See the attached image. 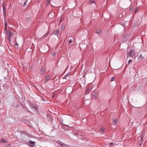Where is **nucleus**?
<instances>
[{"instance_id": "obj_18", "label": "nucleus", "mask_w": 147, "mask_h": 147, "mask_svg": "<svg viewBox=\"0 0 147 147\" xmlns=\"http://www.w3.org/2000/svg\"><path fill=\"white\" fill-rule=\"evenodd\" d=\"M29 143L30 144H34L35 142L34 141H32L31 140H30L29 142Z\"/></svg>"}, {"instance_id": "obj_16", "label": "nucleus", "mask_w": 147, "mask_h": 147, "mask_svg": "<svg viewBox=\"0 0 147 147\" xmlns=\"http://www.w3.org/2000/svg\"><path fill=\"white\" fill-rule=\"evenodd\" d=\"M5 31L7 30V22H5Z\"/></svg>"}, {"instance_id": "obj_27", "label": "nucleus", "mask_w": 147, "mask_h": 147, "mask_svg": "<svg viewBox=\"0 0 147 147\" xmlns=\"http://www.w3.org/2000/svg\"><path fill=\"white\" fill-rule=\"evenodd\" d=\"M115 144V143H114L112 142V143H110V144L109 145V146L110 147H111V145H113Z\"/></svg>"}, {"instance_id": "obj_36", "label": "nucleus", "mask_w": 147, "mask_h": 147, "mask_svg": "<svg viewBox=\"0 0 147 147\" xmlns=\"http://www.w3.org/2000/svg\"><path fill=\"white\" fill-rule=\"evenodd\" d=\"M2 6H3V7H5V3L4 2L3 3V4Z\"/></svg>"}, {"instance_id": "obj_17", "label": "nucleus", "mask_w": 147, "mask_h": 147, "mask_svg": "<svg viewBox=\"0 0 147 147\" xmlns=\"http://www.w3.org/2000/svg\"><path fill=\"white\" fill-rule=\"evenodd\" d=\"M31 19L30 17H27L26 18V20L28 22H30L31 21Z\"/></svg>"}, {"instance_id": "obj_21", "label": "nucleus", "mask_w": 147, "mask_h": 147, "mask_svg": "<svg viewBox=\"0 0 147 147\" xmlns=\"http://www.w3.org/2000/svg\"><path fill=\"white\" fill-rule=\"evenodd\" d=\"M65 28V26L64 25H62L61 26V29L62 30H64Z\"/></svg>"}, {"instance_id": "obj_15", "label": "nucleus", "mask_w": 147, "mask_h": 147, "mask_svg": "<svg viewBox=\"0 0 147 147\" xmlns=\"http://www.w3.org/2000/svg\"><path fill=\"white\" fill-rule=\"evenodd\" d=\"M92 96L95 98H96L98 96V94L96 92H94L93 93Z\"/></svg>"}, {"instance_id": "obj_9", "label": "nucleus", "mask_w": 147, "mask_h": 147, "mask_svg": "<svg viewBox=\"0 0 147 147\" xmlns=\"http://www.w3.org/2000/svg\"><path fill=\"white\" fill-rule=\"evenodd\" d=\"M70 39H69L68 40V44L70 45L71 43L74 40V38L72 37H71Z\"/></svg>"}, {"instance_id": "obj_1", "label": "nucleus", "mask_w": 147, "mask_h": 147, "mask_svg": "<svg viewBox=\"0 0 147 147\" xmlns=\"http://www.w3.org/2000/svg\"><path fill=\"white\" fill-rule=\"evenodd\" d=\"M30 107L31 109L33 111H37L38 109V107L36 105L31 104L30 105Z\"/></svg>"}, {"instance_id": "obj_10", "label": "nucleus", "mask_w": 147, "mask_h": 147, "mask_svg": "<svg viewBox=\"0 0 147 147\" xmlns=\"http://www.w3.org/2000/svg\"><path fill=\"white\" fill-rule=\"evenodd\" d=\"M4 16L5 17L6 16V9L5 8V7H3V11Z\"/></svg>"}, {"instance_id": "obj_12", "label": "nucleus", "mask_w": 147, "mask_h": 147, "mask_svg": "<svg viewBox=\"0 0 147 147\" xmlns=\"http://www.w3.org/2000/svg\"><path fill=\"white\" fill-rule=\"evenodd\" d=\"M117 119L116 118H114L113 120V124L114 125H116L117 122Z\"/></svg>"}, {"instance_id": "obj_6", "label": "nucleus", "mask_w": 147, "mask_h": 147, "mask_svg": "<svg viewBox=\"0 0 147 147\" xmlns=\"http://www.w3.org/2000/svg\"><path fill=\"white\" fill-rule=\"evenodd\" d=\"M53 33L55 35L58 36L59 34V30H55L54 31H53Z\"/></svg>"}, {"instance_id": "obj_8", "label": "nucleus", "mask_w": 147, "mask_h": 147, "mask_svg": "<svg viewBox=\"0 0 147 147\" xmlns=\"http://www.w3.org/2000/svg\"><path fill=\"white\" fill-rule=\"evenodd\" d=\"M143 141V137H141V139L138 142V145H140V146L142 144V143Z\"/></svg>"}, {"instance_id": "obj_34", "label": "nucleus", "mask_w": 147, "mask_h": 147, "mask_svg": "<svg viewBox=\"0 0 147 147\" xmlns=\"http://www.w3.org/2000/svg\"><path fill=\"white\" fill-rule=\"evenodd\" d=\"M6 147H13V146L12 145H9Z\"/></svg>"}, {"instance_id": "obj_3", "label": "nucleus", "mask_w": 147, "mask_h": 147, "mask_svg": "<svg viewBox=\"0 0 147 147\" xmlns=\"http://www.w3.org/2000/svg\"><path fill=\"white\" fill-rule=\"evenodd\" d=\"M14 33L12 32L10 30H8L7 33L8 37H9L10 38H11L12 36L14 35Z\"/></svg>"}, {"instance_id": "obj_14", "label": "nucleus", "mask_w": 147, "mask_h": 147, "mask_svg": "<svg viewBox=\"0 0 147 147\" xmlns=\"http://www.w3.org/2000/svg\"><path fill=\"white\" fill-rule=\"evenodd\" d=\"M144 57L142 55H140V56L138 57V58L139 60H141L144 58Z\"/></svg>"}, {"instance_id": "obj_11", "label": "nucleus", "mask_w": 147, "mask_h": 147, "mask_svg": "<svg viewBox=\"0 0 147 147\" xmlns=\"http://www.w3.org/2000/svg\"><path fill=\"white\" fill-rule=\"evenodd\" d=\"M95 3V0H90L89 1V4H90V5H91V4Z\"/></svg>"}, {"instance_id": "obj_24", "label": "nucleus", "mask_w": 147, "mask_h": 147, "mask_svg": "<svg viewBox=\"0 0 147 147\" xmlns=\"http://www.w3.org/2000/svg\"><path fill=\"white\" fill-rule=\"evenodd\" d=\"M56 55V53L53 52L52 53V55L53 57H55Z\"/></svg>"}, {"instance_id": "obj_38", "label": "nucleus", "mask_w": 147, "mask_h": 147, "mask_svg": "<svg viewBox=\"0 0 147 147\" xmlns=\"http://www.w3.org/2000/svg\"><path fill=\"white\" fill-rule=\"evenodd\" d=\"M61 143H62V144H61V143H60V144L61 145H62V146H63V143H62V142H61Z\"/></svg>"}, {"instance_id": "obj_37", "label": "nucleus", "mask_w": 147, "mask_h": 147, "mask_svg": "<svg viewBox=\"0 0 147 147\" xmlns=\"http://www.w3.org/2000/svg\"><path fill=\"white\" fill-rule=\"evenodd\" d=\"M89 89H87L86 90V91L87 92L89 91Z\"/></svg>"}, {"instance_id": "obj_33", "label": "nucleus", "mask_w": 147, "mask_h": 147, "mask_svg": "<svg viewBox=\"0 0 147 147\" xmlns=\"http://www.w3.org/2000/svg\"><path fill=\"white\" fill-rule=\"evenodd\" d=\"M27 2V1H25L23 3V6H24L26 4V2Z\"/></svg>"}, {"instance_id": "obj_30", "label": "nucleus", "mask_w": 147, "mask_h": 147, "mask_svg": "<svg viewBox=\"0 0 147 147\" xmlns=\"http://www.w3.org/2000/svg\"><path fill=\"white\" fill-rule=\"evenodd\" d=\"M11 38H10V37H8V39L9 40V43H10V42H11Z\"/></svg>"}, {"instance_id": "obj_28", "label": "nucleus", "mask_w": 147, "mask_h": 147, "mask_svg": "<svg viewBox=\"0 0 147 147\" xmlns=\"http://www.w3.org/2000/svg\"><path fill=\"white\" fill-rule=\"evenodd\" d=\"M138 12V9L136 8L135 9V13H137Z\"/></svg>"}, {"instance_id": "obj_40", "label": "nucleus", "mask_w": 147, "mask_h": 147, "mask_svg": "<svg viewBox=\"0 0 147 147\" xmlns=\"http://www.w3.org/2000/svg\"><path fill=\"white\" fill-rule=\"evenodd\" d=\"M37 1H39L40 0H36Z\"/></svg>"}, {"instance_id": "obj_41", "label": "nucleus", "mask_w": 147, "mask_h": 147, "mask_svg": "<svg viewBox=\"0 0 147 147\" xmlns=\"http://www.w3.org/2000/svg\"><path fill=\"white\" fill-rule=\"evenodd\" d=\"M16 81H17V80L16 79Z\"/></svg>"}, {"instance_id": "obj_13", "label": "nucleus", "mask_w": 147, "mask_h": 147, "mask_svg": "<svg viewBox=\"0 0 147 147\" xmlns=\"http://www.w3.org/2000/svg\"><path fill=\"white\" fill-rule=\"evenodd\" d=\"M70 74L69 73H68L66 75H65L64 77H63L64 79H66V78L68 76H70Z\"/></svg>"}, {"instance_id": "obj_2", "label": "nucleus", "mask_w": 147, "mask_h": 147, "mask_svg": "<svg viewBox=\"0 0 147 147\" xmlns=\"http://www.w3.org/2000/svg\"><path fill=\"white\" fill-rule=\"evenodd\" d=\"M135 54V51L133 49H131L130 51L128 53L127 56H131V57L133 56Z\"/></svg>"}, {"instance_id": "obj_5", "label": "nucleus", "mask_w": 147, "mask_h": 147, "mask_svg": "<svg viewBox=\"0 0 147 147\" xmlns=\"http://www.w3.org/2000/svg\"><path fill=\"white\" fill-rule=\"evenodd\" d=\"M46 69L45 67L42 68L40 70V73L41 74H43L46 71Z\"/></svg>"}, {"instance_id": "obj_7", "label": "nucleus", "mask_w": 147, "mask_h": 147, "mask_svg": "<svg viewBox=\"0 0 147 147\" xmlns=\"http://www.w3.org/2000/svg\"><path fill=\"white\" fill-rule=\"evenodd\" d=\"M51 78V76H46V77L45 78V81H46L50 79Z\"/></svg>"}, {"instance_id": "obj_39", "label": "nucleus", "mask_w": 147, "mask_h": 147, "mask_svg": "<svg viewBox=\"0 0 147 147\" xmlns=\"http://www.w3.org/2000/svg\"><path fill=\"white\" fill-rule=\"evenodd\" d=\"M17 107H19V105H16Z\"/></svg>"}, {"instance_id": "obj_22", "label": "nucleus", "mask_w": 147, "mask_h": 147, "mask_svg": "<svg viewBox=\"0 0 147 147\" xmlns=\"http://www.w3.org/2000/svg\"><path fill=\"white\" fill-rule=\"evenodd\" d=\"M104 130L105 128L104 127H102L101 129L100 130V132L101 133H102L104 131Z\"/></svg>"}, {"instance_id": "obj_32", "label": "nucleus", "mask_w": 147, "mask_h": 147, "mask_svg": "<svg viewBox=\"0 0 147 147\" xmlns=\"http://www.w3.org/2000/svg\"><path fill=\"white\" fill-rule=\"evenodd\" d=\"M133 7H131L129 8V11H131L132 10H133Z\"/></svg>"}, {"instance_id": "obj_26", "label": "nucleus", "mask_w": 147, "mask_h": 147, "mask_svg": "<svg viewBox=\"0 0 147 147\" xmlns=\"http://www.w3.org/2000/svg\"><path fill=\"white\" fill-rule=\"evenodd\" d=\"M1 141L2 142H3V143H4V142H7L5 140H4L3 139H1Z\"/></svg>"}, {"instance_id": "obj_25", "label": "nucleus", "mask_w": 147, "mask_h": 147, "mask_svg": "<svg viewBox=\"0 0 147 147\" xmlns=\"http://www.w3.org/2000/svg\"><path fill=\"white\" fill-rule=\"evenodd\" d=\"M50 0H47V5H48L50 3Z\"/></svg>"}, {"instance_id": "obj_23", "label": "nucleus", "mask_w": 147, "mask_h": 147, "mask_svg": "<svg viewBox=\"0 0 147 147\" xmlns=\"http://www.w3.org/2000/svg\"><path fill=\"white\" fill-rule=\"evenodd\" d=\"M101 32V30L100 29H98L96 31L97 33L100 34V33Z\"/></svg>"}, {"instance_id": "obj_35", "label": "nucleus", "mask_w": 147, "mask_h": 147, "mask_svg": "<svg viewBox=\"0 0 147 147\" xmlns=\"http://www.w3.org/2000/svg\"><path fill=\"white\" fill-rule=\"evenodd\" d=\"M132 62V61L131 60V59H129V61H128V64H129V63H130V62Z\"/></svg>"}, {"instance_id": "obj_29", "label": "nucleus", "mask_w": 147, "mask_h": 147, "mask_svg": "<svg viewBox=\"0 0 147 147\" xmlns=\"http://www.w3.org/2000/svg\"><path fill=\"white\" fill-rule=\"evenodd\" d=\"M114 79H115V77H112L111 78V81H113L114 80Z\"/></svg>"}, {"instance_id": "obj_20", "label": "nucleus", "mask_w": 147, "mask_h": 147, "mask_svg": "<svg viewBox=\"0 0 147 147\" xmlns=\"http://www.w3.org/2000/svg\"><path fill=\"white\" fill-rule=\"evenodd\" d=\"M49 34V31L47 32L44 35V37L45 38Z\"/></svg>"}, {"instance_id": "obj_4", "label": "nucleus", "mask_w": 147, "mask_h": 147, "mask_svg": "<svg viewBox=\"0 0 147 147\" xmlns=\"http://www.w3.org/2000/svg\"><path fill=\"white\" fill-rule=\"evenodd\" d=\"M129 35L127 34H125L123 36V40L125 41L127 40V39L129 38Z\"/></svg>"}, {"instance_id": "obj_31", "label": "nucleus", "mask_w": 147, "mask_h": 147, "mask_svg": "<svg viewBox=\"0 0 147 147\" xmlns=\"http://www.w3.org/2000/svg\"><path fill=\"white\" fill-rule=\"evenodd\" d=\"M62 20H63V19L62 18H61L59 20V22L60 23H61L62 22Z\"/></svg>"}, {"instance_id": "obj_19", "label": "nucleus", "mask_w": 147, "mask_h": 147, "mask_svg": "<svg viewBox=\"0 0 147 147\" xmlns=\"http://www.w3.org/2000/svg\"><path fill=\"white\" fill-rule=\"evenodd\" d=\"M15 47L16 48L18 49L19 45L18 44L17 42H16V44H15L14 45Z\"/></svg>"}]
</instances>
